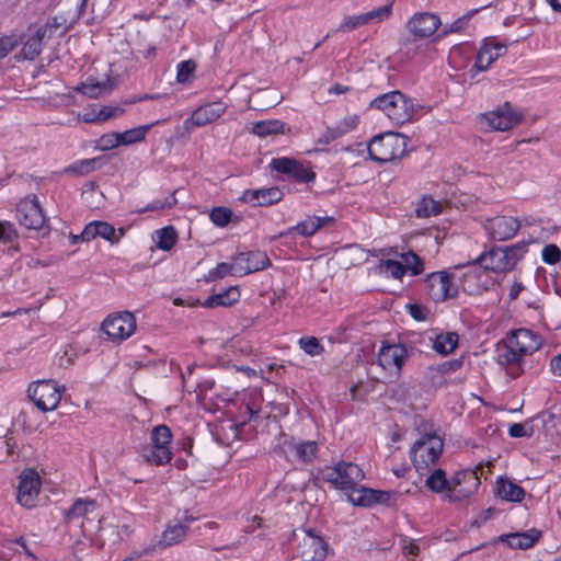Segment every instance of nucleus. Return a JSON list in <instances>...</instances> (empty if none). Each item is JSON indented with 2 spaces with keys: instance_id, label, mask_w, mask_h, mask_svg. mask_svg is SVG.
Returning a JSON list of instances; mask_svg holds the SVG:
<instances>
[{
  "instance_id": "obj_35",
  "label": "nucleus",
  "mask_w": 561,
  "mask_h": 561,
  "mask_svg": "<svg viewBox=\"0 0 561 561\" xmlns=\"http://www.w3.org/2000/svg\"><path fill=\"white\" fill-rule=\"evenodd\" d=\"M459 336L455 332L438 334L434 340V350L443 355H448L455 351L458 345Z\"/></svg>"
},
{
  "instance_id": "obj_18",
  "label": "nucleus",
  "mask_w": 561,
  "mask_h": 561,
  "mask_svg": "<svg viewBox=\"0 0 561 561\" xmlns=\"http://www.w3.org/2000/svg\"><path fill=\"white\" fill-rule=\"evenodd\" d=\"M440 25L439 18L430 12L415 13L407 23L408 31L417 38L432 36Z\"/></svg>"
},
{
  "instance_id": "obj_54",
  "label": "nucleus",
  "mask_w": 561,
  "mask_h": 561,
  "mask_svg": "<svg viewBox=\"0 0 561 561\" xmlns=\"http://www.w3.org/2000/svg\"><path fill=\"white\" fill-rule=\"evenodd\" d=\"M508 434L514 438L530 437L533 435V428L531 426L527 427L526 424L514 423L510 426Z\"/></svg>"
},
{
  "instance_id": "obj_25",
  "label": "nucleus",
  "mask_w": 561,
  "mask_h": 561,
  "mask_svg": "<svg viewBox=\"0 0 561 561\" xmlns=\"http://www.w3.org/2000/svg\"><path fill=\"white\" fill-rule=\"evenodd\" d=\"M283 198V192L276 187H266L260 190H247L242 195V201L257 206H268L279 202Z\"/></svg>"
},
{
  "instance_id": "obj_38",
  "label": "nucleus",
  "mask_w": 561,
  "mask_h": 561,
  "mask_svg": "<svg viewBox=\"0 0 561 561\" xmlns=\"http://www.w3.org/2000/svg\"><path fill=\"white\" fill-rule=\"evenodd\" d=\"M96 503L93 500H77L66 512L67 519L79 518L94 512Z\"/></svg>"
},
{
  "instance_id": "obj_55",
  "label": "nucleus",
  "mask_w": 561,
  "mask_h": 561,
  "mask_svg": "<svg viewBox=\"0 0 561 561\" xmlns=\"http://www.w3.org/2000/svg\"><path fill=\"white\" fill-rule=\"evenodd\" d=\"M102 150L114 149L118 146H123L119 138V133L107 134L101 137Z\"/></svg>"
},
{
  "instance_id": "obj_2",
  "label": "nucleus",
  "mask_w": 561,
  "mask_h": 561,
  "mask_svg": "<svg viewBox=\"0 0 561 561\" xmlns=\"http://www.w3.org/2000/svg\"><path fill=\"white\" fill-rule=\"evenodd\" d=\"M370 106L381 110L397 125L411 122L419 110V105L399 90L375 98Z\"/></svg>"
},
{
  "instance_id": "obj_11",
  "label": "nucleus",
  "mask_w": 561,
  "mask_h": 561,
  "mask_svg": "<svg viewBox=\"0 0 561 561\" xmlns=\"http://www.w3.org/2000/svg\"><path fill=\"white\" fill-rule=\"evenodd\" d=\"M41 477L35 469H26L19 477L18 502L26 507L32 508L36 505V501L41 490Z\"/></svg>"
},
{
  "instance_id": "obj_56",
  "label": "nucleus",
  "mask_w": 561,
  "mask_h": 561,
  "mask_svg": "<svg viewBox=\"0 0 561 561\" xmlns=\"http://www.w3.org/2000/svg\"><path fill=\"white\" fill-rule=\"evenodd\" d=\"M234 274V262L232 264L229 263H219L217 267L209 273V277L211 279L222 278L227 274Z\"/></svg>"
},
{
  "instance_id": "obj_50",
  "label": "nucleus",
  "mask_w": 561,
  "mask_h": 561,
  "mask_svg": "<svg viewBox=\"0 0 561 561\" xmlns=\"http://www.w3.org/2000/svg\"><path fill=\"white\" fill-rule=\"evenodd\" d=\"M175 198V192L171 194L170 196L165 197L164 199H156L149 205H147L145 208H141L138 210L139 214L146 213V211H157L162 210L165 208H172L176 204Z\"/></svg>"
},
{
  "instance_id": "obj_13",
  "label": "nucleus",
  "mask_w": 561,
  "mask_h": 561,
  "mask_svg": "<svg viewBox=\"0 0 561 561\" xmlns=\"http://www.w3.org/2000/svg\"><path fill=\"white\" fill-rule=\"evenodd\" d=\"M102 329L110 337L123 341L135 332L136 319L128 311L112 314L104 320Z\"/></svg>"
},
{
  "instance_id": "obj_48",
  "label": "nucleus",
  "mask_w": 561,
  "mask_h": 561,
  "mask_svg": "<svg viewBox=\"0 0 561 561\" xmlns=\"http://www.w3.org/2000/svg\"><path fill=\"white\" fill-rule=\"evenodd\" d=\"M381 271L393 278H401L405 274V267L402 262L396 260H386L380 265Z\"/></svg>"
},
{
  "instance_id": "obj_10",
  "label": "nucleus",
  "mask_w": 561,
  "mask_h": 561,
  "mask_svg": "<svg viewBox=\"0 0 561 561\" xmlns=\"http://www.w3.org/2000/svg\"><path fill=\"white\" fill-rule=\"evenodd\" d=\"M523 114L515 110L510 102H505L496 110L479 116L481 123L488 124L493 130L505 131L518 125Z\"/></svg>"
},
{
  "instance_id": "obj_37",
  "label": "nucleus",
  "mask_w": 561,
  "mask_h": 561,
  "mask_svg": "<svg viewBox=\"0 0 561 561\" xmlns=\"http://www.w3.org/2000/svg\"><path fill=\"white\" fill-rule=\"evenodd\" d=\"M443 204L438 201H435L432 197H423L416 207V216L420 218H428L432 216H437L442 213Z\"/></svg>"
},
{
  "instance_id": "obj_4",
  "label": "nucleus",
  "mask_w": 561,
  "mask_h": 561,
  "mask_svg": "<svg viewBox=\"0 0 561 561\" xmlns=\"http://www.w3.org/2000/svg\"><path fill=\"white\" fill-rule=\"evenodd\" d=\"M525 253L526 244L518 242L512 247L494 248L481 254L471 265L478 263L484 270H490L495 273H506L515 267Z\"/></svg>"
},
{
  "instance_id": "obj_22",
  "label": "nucleus",
  "mask_w": 561,
  "mask_h": 561,
  "mask_svg": "<svg viewBox=\"0 0 561 561\" xmlns=\"http://www.w3.org/2000/svg\"><path fill=\"white\" fill-rule=\"evenodd\" d=\"M506 50L507 46L505 44L499 43L493 38H485L478 51L473 68L478 71L488 70L500 56H503L506 53Z\"/></svg>"
},
{
  "instance_id": "obj_17",
  "label": "nucleus",
  "mask_w": 561,
  "mask_h": 561,
  "mask_svg": "<svg viewBox=\"0 0 561 561\" xmlns=\"http://www.w3.org/2000/svg\"><path fill=\"white\" fill-rule=\"evenodd\" d=\"M392 13V2L382 5L376 10L362 13L358 15L346 16L339 28L337 32H350L362 25L369 23H379L385 20H388Z\"/></svg>"
},
{
  "instance_id": "obj_47",
  "label": "nucleus",
  "mask_w": 561,
  "mask_h": 561,
  "mask_svg": "<svg viewBox=\"0 0 561 561\" xmlns=\"http://www.w3.org/2000/svg\"><path fill=\"white\" fill-rule=\"evenodd\" d=\"M209 217L214 225L225 227L230 222L232 211L227 207L218 206L211 209Z\"/></svg>"
},
{
  "instance_id": "obj_5",
  "label": "nucleus",
  "mask_w": 561,
  "mask_h": 561,
  "mask_svg": "<svg viewBox=\"0 0 561 561\" xmlns=\"http://www.w3.org/2000/svg\"><path fill=\"white\" fill-rule=\"evenodd\" d=\"M405 149L407 137L393 131L375 136L368 145L369 157L379 163H387L401 158Z\"/></svg>"
},
{
  "instance_id": "obj_26",
  "label": "nucleus",
  "mask_w": 561,
  "mask_h": 561,
  "mask_svg": "<svg viewBox=\"0 0 561 561\" xmlns=\"http://www.w3.org/2000/svg\"><path fill=\"white\" fill-rule=\"evenodd\" d=\"M456 494L460 497L470 496L480 485V478L477 470H462L453 478Z\"/></svg>"
},
{
  "instance_id": "obj_64",
  "label": "nucleus",
  "mask_w": 561,
  "mask_h": 561,
  "mask_svg": "<svg viewBox=\"0 0 561 561\" xmlns=\"http://www.w3.org/2000/svg\"><path fill=\"white\" fill-rule=\"evenodd\" d=\"M550 369L553 375L561 377V354L550 360Z\"/></svg>"
},
{
  "instance_id": "obj_60",
  "label": "nucleus",
  "mask_w": 561,
  "mask_h": 561,
  "mask_svg": "<svg viewBox=\"0 0 561 561\" xmlns=\"http://www.w3.org/2000/svg\"><path fill=\"white\" fill-rule=\"evenodd\" d=\"M478 10H473L471 11L470 13L459 18L458 20H456L451 25H450V31L451 32H459L461 30L465 28V26L467 25L469 19L471 18V15L477 12Z\"/></svg>"
},
{
  "instance_id": "obj_24",
  "label": "nucleus",
  "mask_w": 561,
  "mask_h": 561,
  "mask_svg": "<svg viewBox=\"0 0 561 561\" xmlns=\"http://www.w3.org/2000/svg\"><path fill=\"white\" fill-rule=\"evenodd\" d=\"M347 499L351 503L357 506H370L377 503H386L390 499V494L385 491H378L367 488L351 490Z\"/></svg>"
},
{
  "instance_id": "obj_14",
  "label": "nucleus",
  "mask_w": 561,
  "mask_h": 561,
  "mask_svg": "<svg viewBox=\"0 0 561 561\" xmlns=\"http://www.w3.org/2000/svg\"><path fill=\"white\" fill-rule=\"evenodd\" d=\"M16 219L20 225L33 230L43 229L46 224V217L36 197L20 203Z\"/></svg>"
},
{
  "instance_id": "obj_15",
  "label": "nucleus",
  "mask_w": 561,
  "mask_h": 561,
  "mask_svg": "<svg viewBox=\"0 0 561 561\" xmlns=\"http://www.w3.org/2000/svg\"><path fill=\"white\" fill-rule=\"evenodd\" d=\"M451 274L442 271L427 276L428 295L434 301H445L457 295V288L451 283Z\"/></svg>"
},
{
  "instance_id": "obj_46",
  "label": "nucleus",
  "mask_w": 561,
  "mask_h": 561,
  "mask_svg": "<svg viewBox=\"0 0 561 561\" xmlns=\"http://www.w3.org/2000/svg\"><path fill=\"white\" fill-rule=\"evenodd\" d=\"M359 118L357 115H350L341 119L336 123L335 126H333V130L336 134V136L340 138L350 131L354 130L358 125Z\"/></svg>"
},
{
  "instance_id": "obj_41",
  "label": "nucleus",
  "mask_w": 561,
  "mask_h": 561,
  "mask_svg": "<svg viewBox=\"0 0 561 561\" xmlns=\"http://www.w3.org/2000/svg\"><path fill=\"white\" fill-rule=\"evenodd\" d=\"M103 165V161L101 158H91L80 160L73 163L69 170L73 173L85 175L92 171L100 169Z\"/></svg>"
},
{
  "instance_id": "obj_33",
  "label": "nucleus",
  "mask_w": 561,
  "mask_h": 561,
  "mask_svg": "<svg viewBox=\"0 0 561 561\" xmlns=\"http://www.w3.org/2000/svg\"><path fill=\"white\" fill-rule=\"evenodd\" d=\"M496 494L508 502H520L525 496V491L522 486L506 478H499L496 482Z\"/></svg>"
},
{
  "instance_id": "obj_19",
  "label": "nucleus",
  "mask_w": 561,
  "mask_h": 561,
  "mask_svg": "<svg viewBox=\"0 0 561 561\" xmlns=\"http://www.w3.org/2000/svg\"><path fill=\"white\" fill-rule=\"evenodd\" d=\"M227 110L222 102L207 103L196 108L192 115L184 122L186 129L202 127L218 119Z\"/></svg>"
},
{
  "instance_id": "obj_7",
  "label": "nucleus",
  "mask_w": 561,
  "mask_h": 561,
  "mask_svg": "<svg viewBox=\"0 0 561 561\" xmlns=\"http://www.w3.org/2000/svg\"><path fill=\"white\" fill-rule=\"evenodd\" d=\"M274 451L278 456L284 457L287 461L309 463L317 457L318 443L314 440L297 442L284 436V439L278 443Z\"/></svg>"
},
{
  "instance_id": "obj_3",
  "label": "nucleus",
  "mask_w": 561,
  "mask_h": 561,
  "mask_svg": "<svg viewBox=\"0 0 561 561\" xmlns=\"http://www.w3.org/2000/svg\"><path fill=\"white\" fill-rule=\"evenodd\" d=\"M317 479L335 489L351 491L364 479V472L356 463L341 460L334 466L320 468Z\"/></svg>"
},
{
  "instance_id": "obj_32",
  "label": "nucleus",
  "mask_w": 561,
  "mask_h": 561,
  "mask_svg": "<svg viewBox=\"0 0 561 561\" xmlns=\"http://www.w3.org/2000/svg\"><path fill=\"white\" fill-rule=\"evenodd\" d=\"M240 299L238 287H229L221 293L209 296L202 306L204 308L230 307Z\"/></svg>"
},
{
  "instance_id": "obj_43",
  "label": "nucleus",
  "mask_w": 561,
  "mask_h": 561,
  "mask_svg": "<svg viewBox=\"0 0 561 561\" xmlns=\"http://www.w3.org/2000/svg\"><path fill=\"white\" fill-rule=\"evenodd\" d=\"M402 263L407 270H410L413 275H419L423 272L424 265L422 259L414 252L409 251L401 254Z\"/></svg>"
},
{
  "instance_id": "obj_8",
  "label": "nucleus",
  "mask_w": 561,
  "mask_h": 561,
  "mask_svg": "<svg viewBox=\"0 0 561 561\" xmlns=\"http://www.w3.org/2000/svg\"><path fill=\"white\" fill-rule=\"evenodd\" d=\"M62 391L64 389L53 380H39L30 385L27 389L28 398L44 412L53 411L58 407Z\"/></svg>"
},
{
  "instance_id": "obj_6",
  "label": "nucleus",
  "mask_w": 561,
  "mask_h": 561,
  "mask_svg": "<svg viewBox=\"0 0 561 561\" xmlns=\"http://www.w3.org/2000/svg\"><path fill=\"white\" fill-rule=\"evenodd\" d=\"M444 449L442 437L436 434H425L417 439L411 448V459L421 474L436 465Z\"/></svg>"
},
{
  "instance_id": "obj_40",
  "label": "nucleus",
  "mask_w": 561,
  "mask_h": 561,
  "mask_svg": "<svg viewBox=\"0 0 561 561\" xmlns=\"http://www.w3.org/2000/svg\"><path fill=\"white\" fill-rule=\"evenodd\" d=\"M157 247L169 251L176 242L178 233L173 227H165L157 231Z\"/></svg>"
},
{
  "instance_id": "obj_30",
  "label": "nucleus",
  "mask_w": 561,
  "mask_h": 561,
  "mask_svg": "<svg viewBox=\"0 0 561 561\" xmlns=\"http://www.w3.org/2000/svg\"><path fill=\"white\" fill-rule=\"evenodd\" d=\"M425 484L430 490L436 493L448 490L449 497L451 500H459V496L456 494V486H454L453 480L448 481L446 472L442 469H435L426 479Z\"/></svg>"
},
{
  "instance_id": "obj_27",
  "label": "nucleus",
  "mask_w": 561,
  "mask_h": 561,
  "mask_svg": "<svg viewBox=\"0 0 561 561\" xmlns=\"http://www.w3.org/2000/svg\"><path fill=\"white\" fill-rule=\"evenodd\" d=\"M541 533L537 529H529L522 533L502 535L499 540L507 543L512 549H529L540 538Z\"/></svg>"
},
{
  "instance_id": "obj_29",
  "label": "nucleus",
  "mask_w": 561,
  "mask_h": 561,
  "mask_svg": "<svg viewBox=\"0 0 561 561\" xmlns=\"http://www.w3.org/2000/svg\"><path fill=\"white\" fill-rule=\"evenodd\" d=\"M334 222L333 217L324 216V217H308L306 220L299 222L297 226L288 229L285 234H289L293 231H296L298 234L304 237H310L316 233L318 229L325 225H331ZM280 236H284V233H280Z\"/></svg>"
},
{
  "instance_id": "obj_39",
  "label": "nucleus",
  "mask_w": 561,
  "mask_h": 561,
  "mask_svg": "<svg viewBox=\"0 0 561 561\" xmlns=\"http://www.w3.org/2000/svg\"><path fill=\"white\" fill-rule=\"evenodd\" d=\"M284 124L280 121H262L257 122L252 127V133L259 137H265L272 134L283 131Z\"/></svg>"
},
{
  "instance_id": "obj_12",
  "label": "nucleus",
  "mask_w": 561,
  "mask_h": 561,
  "mask_svg": "<svg viewBox=\"0 0 561 561\" xmlns=\"http://www.w3.org/2000/svg\"><path fill=\"white\" fill-rule=\"evenodd\" d=\"M408 358V350L402 344H383L378 352V365L398 378Z\"/></svg>"
},
{
  "instance_id": "obj_51",
  "label": "nucleus",
  "mask_w": 561,
  "mask_h": 561,
  "mask_svg": "<svg viewBox=\"0 0 561 561\" xmlns=\"http://www.w3.org/2000/svg\"><path fill=\"white\" fill-rule=\"evenodd\" d=\"M196 69V64L193 60H184L178 66L176 79L180 83L187 82Z\"/></svg>"
},
{
  "instance_id": "obj_44",
  "label": "nucleus",
  "mask_w": 561,
  "mask_h": 561,
  "mask_svg": "<svg viewBox=\"0 0 561 561\" xmlns=\"http://www.w3.org/2000/svg\"><path fill=\"white\" fill-rule=\"evenodd\" d=\"M298 344L304 352L310 356H318L323 353L324 347L320 341L314 336H305L298 341Z\"/></svg>"
},
{
  "instance_id": "obj_34",
  "label": "nucleus",
  "mask_w": 561,
  "mask_h": 561,
  "mask_svg": "<svg viewBox=\"0 0 561 561\" xmlns=\"http://www.w3.org/2000/svg\"><path fill=\"white\" fill-rule=\"evenodd\" d=\"M77 90L88 98L96 99L110 93L112 91V84L108 81H94L88 79L85 82L81 83Z\"/></svg>"
},
{
  "instance_id": "obj_9",
  "label": "nucleus",
  "mask_w": 561,
  "mask_h": 561,
  "mask_svg": "<svg viewBox=\"0 0 561 561\" xmlns=\"http://www.w3.org/2000/svg\"><path fill=\"white\" fill-rule=\"evenodd\" d=\"M298 540V552L302 561H323L328 554V543L316 531L300 529L294 533Z\"/></svg>"
},
{
  "instance_id": "obj_16",
  "label": "nucleus",
  "mask_w": 561,
  "mask_h": 561,
  "mask_svg": "<svg viewBox=\"0 0 561 561\" xmlns=\"http://www.w3.org/2000/svg\"><path fill=\"white\" fill-rule=\"evenodd\" d=\"M519 228V221L510 216H496L488 219L484 224L488 236L494 241H505L513 238Z\"/></svg>"
},
{
  "instance_id": "obj_23",
  "label": "nucleus",
  "mask_w": 561,
  "mask_h": 561,
  "mask_svg": "<svg viewBox=\"0 0 561 561\" xmlns=\"http://www.w3.org/2000/svg\"><path fill=\"white\" fill-rule=\"evenodd\" d=\"M124 233V230L119 229L118 234H116L115 228L105 221H93L85 226L80 237L82 241H90L96 237H101L112 244H116Z\"/></svg>"
},
{
  "instance_id": "obj_62",
  "label": "nucleus",
  "mask_w": 561,
  "mask_h": 561,
  "mask_svg": "<svg viewBox=\"0 0 561 561\" xmlns=\"http://www.w3.org/2000/svg\"><path fill=\"white\" fill-rule=\"evenodd\" d=\"M402 550L405 556L416 557L420 552V547L417 543L410 541L403 546Z\"/></svg>"
},
{
  "instance_id": "obj_63",
  "label": "nucleus",
  "mask_w": 561,
  "mask_h": 561,
  "mask_svg": "<svg viewBox=\"0 0 561 561\" xmlns=\"http://www.w3.org/2000/svg\"><path fill=\"white\" fill-rule=\"evenodd\" d=\"M494 511H495V510H494V508H492V507H490V508H488V510L483 511V512L481 513V515L479 516V518H477L476 520H473L472 525H473L474 527H480V526H481L485 520H488V519L492 516V514L494 513Z\"/></svg>"
},
{
  "instance_id": "obj_31",
  "label": "nucleus",
  "mask_w": 561,
  "mask_h": 561,
  "mask_svg": "<svg viewBox=\"0 0 561 561\" xmlns=\"http://www.w3.org/2000/svg\"><path fill=\"white\" fill-rule=\"evenodd\" d=\"M45 36L46 27H37L33 34L27 36L22 48L25 59L33 60L41 54Z\"/></svg>"
},
{
  "instance_id": "obj_1",
  "label": "nucleus",
  "mask_w": 561,
  "mask_h": 561,
  "mask_svg": "<svg viewBox=\"0 0 561 561\" xmlns=\"http://www.w3.org/2000/svg\"><path fill=\"white\" fill-rule=\"evenodd\" d=\"M541 346L542 339L539 334L524 328L513 330L497 343L495 360L506 370L507 375L517 378L524 373L525 358L533 355Z\"/></svg>"
},
{
  "instance_id": "obj_58",
  "label": "nucleus",
  "mask_w": 561,
  "mask_h": 561,
  "mask_svg": "<svg viewBox=\"0 0 561 561\" xmlns=\"http://www.w3.org/2000/svg\"><path fill=\"white\" fill-rule=\"evenodd\" d=\"M461 365H462L461 360L453 359V360L444 362L443 364L437 365L433 369H435L436 371L445 375V374H448L450 371H456L457 369L460 368Z\"/></svg>"
},
{
  "instance_id": "obj_45",
  "label": "nucleus",
  "mask_w": 561,
  "mask_h": 561,
  "mask_svg": "<svg viewBox=\"0 0 561 561\" xmlns=\"http://www.w3.org/2000/svg\"><path fill=\"white\" fill-rule=\"evenodd\" d=\"M171 456L169 447L152 446L149 454L146 455V459L154 465H164L171 460Z\"/></svg>"
},
{
  "instance_id": "obj_57",
  "label": "nucleus",
  "mask_w": 561,
  "mask_h": 561,
  "mask_svg": "<svg viewBox=\"0 0 561 561\" xmlns=\"http://www.w3.org/2000/svg\"><path fill=\"white\" fill-rule=\"evenodd\" d=\"M18 41L14 36H5L0 38V58L5 57L10 51L14 49Z\"/></svg>"
},
{
  "instance_id": "obj_42",
  "label": "nucleus",
  "mask_w": 561,
  "mask_h": 561,
  "mask_svg": "<svg viewBox=\"0 0 561 561\" xmlns=\"http://www.w3.org/2000/svg\"><path fill=\"white\" fill-rule=\"evenodd\" d=\"M172 439L171 431L165 425H159L152 430L151 440L156 447H169Z\"/></svg>"
},
{
  "instance_id": "obj_20",
  "label": "nucleus",
  "mask_w": 561,
  "mask_h": 561,
  "mask_svg": "<svg viewBox=\"0 0 561 561\" xmlns=\"http://www.w3.org/2000/svg\"><path fill=\"white\" fill-rule=\"evenodd\" d=\"M271 169L291 175L299 182L308 183L314 180L316 174L309 168L290 158H275L270 162Z\"/></svg>"
},
{
  "instance_id": "obj_52",
  "label": "nucleus",
  "mask_w": 561,
  "mask_h": 561,
  "mask_svg": "<svg viewBox=\"0 0 561 561\" xmlns=\"http://www.w3.org/2000/svg\"><path fill=\"white\" fill-rule=\"evenodd\" d=\"M18 238L13 224L0 220V242L10 243Z\"/></svg>"
},
{
  "instance_id": "obj_61",
  "label": "nucleus",
  "mask_w": 561,
  "mask_h": 561,
  "mask_svg": "<svg viewBox=\"0 0 561 561\" xmlns=\"http://www.w3.org/2000/svg\"><path fill=\"white\" fill-rule=\"evenodd\" d=\"M409 310H410V314L415 319V320H424L425 319V312H424V309L419 306V305H411L409 307Z\"/></svg>"
},
{
  "instance_id": "obj_36",
  "label": "nucleus",
  "mask_w": 561,
  "mask_h": 561,
  "mask_svg": "<svg viewBox=\"0 0 561 561\" xmlns=\"http://www.w3.org/2000/svg\"><path fill=\"white\" fill-rule=\"evenodd\" d=\"M159 124V122H154L148 125L138 126L123 133H119L121 142L123 146H128L133 144L140 142L145 139L147 133L154 125Z\"/></svg>"
},
{
  "instance_id": "obj_53",
  "label": "nucleus",
  "mask_w": 561,
  "mask_h": 561,
  "mask_svg": "<svg viewBox=\"0 0 561 561\" xmlns=\"http://www.w3.org/2000/svg\"><path fill=\"white\" fill-rule=\"evenodd\" d=\"M561 259V251L556 244H548L542 249V260L548 264H556Z\"/></svg>"
},
{
  "instance_id": "obj_59",
  "label": "nucleus",
  "mask_w": 561,
  "mask_h": 561,
  "mask_svg": "<svg viewBox=\"0 0 561 561\" xmlns=\"http://www.w3.org/2000/svg\"><path fill=\"white\" fill-rule=\"evenodd\" d=\"M337 138L339 137L334 133L333 128L332 127H328L325 133L317 139L316 144L317 145L327 146V145L331 144L332 141H334Z\"/></svg>"
},
{
  "instance_id": "obj_21",
  "label": "nucleus",
  "mask_w": 561,
  "mask_h": 561,
  "mask_svg": "<svg viewBox=\"0 0 561 561\" xmlns=\"http://www.w3.org/2000/svg\"><path fill=\"white\" fill-rule=\"evenodd\" d=\"M234 275H248L262 271L270 265V259L263 252L239 253L233 257Z\"/></svg>"
},
{
  "instance_id": "obj_28",
  "label": "nucleus",
  "mask_w": 561,
  "mask_h": 561,
  "mask_svg": "<svg viewBox=\"0 0 561 561\" xmlns=\"http://www.w3.org/2000/svg\"><path fill=\"white\" fill-rule=\"evenodd\" d=\"M188 526L182 523L169 524L163 530L158 546L162 549L182 542L187 536Z\"/></svg>"
},
{
  "instance_id": "obj_49",
  "label": "nucleus",
  "mask_w": 561,
  "mask_h": 561,
  "mask_svg": "<svg viewBox=\"0 0 561 561\" xmlns=\"http://www.w3.org/2000/svg\"><path fill=\"white\" fill-rule=\"evenodd\" d=\"M124 112H125V110L121 106H103L99 111L96 117H94V118L85 117L84 122H95V121L104 122V121H107V119H111L114 117H118V116L123 115Z\"/></svg>"
}]
</instances>
